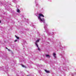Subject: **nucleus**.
Returning <instances> with one entry per match:
<instances>
[{
  "instance_id": "1",
  "label": "nucleus",
  "mask_w": 76,
  "mask_h": 76,
  "mask_svg": "<svg viewBox=\"0 0 76 76\" xmlns=\"http://www.w3.org/2000/svg\"><path fill=\"white\" fill-rule=\"evenodd\" d=\"M35 15L38 17V18L41 23H44V28L46 30L48 26L47 24L46 23H45V20L44 19L41 18V17H44V16L41 14H39L38 15L37 14H35Z\"/></svg>"
},
{
  "instance_id": "2",
  "label": "nucleus",
  "mask_w": 76,
  "mask_h": 76,
  "mask_svg": "<svg viewBox=\"0 0 76 76\" xmlns=\"http://www.w3.org/2000/svg\"><path fill=\"white\" fill-rule=\"evenodd\" d=\"M39 39H38L37 40L35 43V45H36V47H37L38 50H39V51H40V48H39V47H38V42H39Z\"/></svg>"
},
{
  "instance_id": "3",
  "label": "nucleus",
  "mask_w": 76,
  "mask_h": 76,
  "mask_svg": "<svg viewBox=\"0 0 76 76\" xmlns=\"http://www.w3.org/2000/svg\"><path fill=\"white\" fill-rule=\"evenodd\" d=\"M45 56L46 57H47V58H50V56L49 55H45Z\"/></svg>"
},
{
  "instance_id": "4",
  "label": "nucleus",
  "mask_w": 76,
  "mask_h": 76,
  "mask_svg": "<svg viewBox=\"0 0 76 76\" xmlns=\"http://www.w3.org/2000/svg\"><path fill=\"white\" fill-rule=\"evenodd\" d=\"M53 56L55 58H56V53H53Z\"/></svg>"
},
{
  "instance_id": "5",
  "label": "nucleus",
  "mask_w": 76,
  "mask_h": 76,
  "mask_svg": "<svg viewBox=\"0 0 76 76\" xmlns=\"http://www.w3.org/2000/svg\"><path fill=\"white\" fill-rule=\"evenodd\" d=\"M36 3V6L37 7V6H39V4H38V3L37 2H35Z\"/></svg>"
},
{
  "instance_id": "6",
  "label": "nucleus",
  "mask_w": 76,
  "mask_h": 76,
  "mask_svg": "<svg viewBox=\"0 0 76 76\" xmlns=\"http://www.w3.org/2000/svg\"><path fill=\"white\" fill-rule=\"evenodd\" d=\"M45 72H46V73H49L50 72L49 71H47L46 70H45Z\"/></svg>"
},
{
  "instance_id": "7",
  "label": "nucleus",
  "mask_w": 76,
  "mask_h": 76,
  "mask_svg": "<svg viewBox=\"0 0 76 76\" xmlns=\"http://www.w3.org/2000/svg\"><path fill=\"white\" fill-rule=\"evenodd\" d=\"M15 37L17 39H19V37H18L16 35L15 36Z\"/></svg>"
},
{
  "instance_id": "8",
  "label": "nucleus",
  "mask_w": 76,
  "mask_h": 76,
  "mask_svg": "<svg viewBox=\"0 0 76 76\" xmlns=\"http://www.w3.org/2000/svg\"><path fill=\"white\" fill-rule=\"evenodd\" d=\"M17 12H18V13H19V12H20V10H19V9H18L17 10Z\"/></svg>"
},
{
  "instance_id": "9",
  "label": "nucleus",
  "mask_w": 76,
  "mask_h": 76,
  "mask_svg": "<svg viewBox=\"0 0 76 76\" xmlns=\"http://www.w3.org/2000/svg\"><path fill=\"white\" fill-rule=\"evenodd\" d=\"M22 67H25V68H26V66H25L23 65H22Z\"/></svg>"
},
{
  "instance_id": "10",
  "label": "nucleus",
  "mask_w": 76,
  "mask_h": 76,
  "mask_svg": "<svg viewBox=\"0 0 76 76\" xmlns=\"http://www.w3.org/2000/svg\"><path fill=\"white\" fill-rule=\"evenodd\" d=\"M17 41H18L16 39V40H15V42H16Z\"/></svg>"
},
{
  "instance_id": "11",
  "label": "nucleus",
  "mask_w": 76,
  "mask_h": 76,
  "mask_svg": "<svg viewBox=\"0 0 76 76\" xmlns=\"http://www.w3.org/2000/svg\"><path fill=\"white\" fill-rule=\"evenodd\" d=\"M8 51H10V50H9V49H8Z\"/></svg>"
},
{
  "instance_id": "12",
  "label": "nucleus",
  "mask_w": 76,
  "mask_h": 76,
  "mask_svg": "<svg viewBox=\"0 0 76 76\" xmlns=\"http://www.w3.org/2000/svg\"><path fill=\"white\" fill-rule=\"evenodd\" d=\"M0 23H1V21L0 20Z\"/></svg>"
}]
</instances>
